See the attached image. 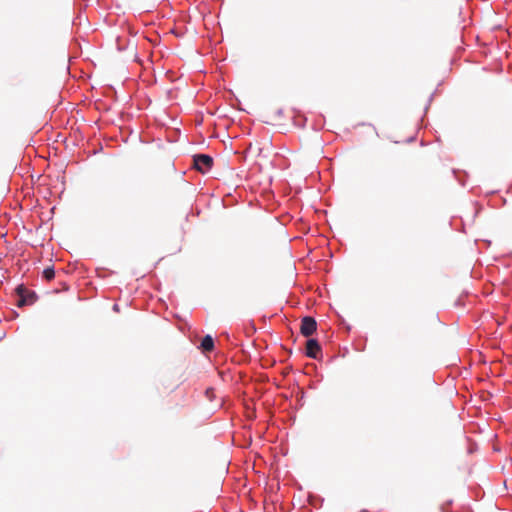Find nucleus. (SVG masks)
Returning <instances> with one entry per match:
<instances>
[{"label": "nucleus", "instance_id": "obj_5", "mask_svg": "<svg viewBox=\"0 0 512 512\" xmlns=\"http://www.w3.org/2000/svg\"><path fill=\"white\" fill-rule=\"evenodd\" d=\"M201 348L205 352H210L214 349V340L210 335H206L201 342Z\"/></svg>", "mask_w": 512, "mask_h": 512}, {"label": "nucleus", "instance_id": "obj_4", "mask_svg": "<svg viewBox=\"0 0 512 512\" xmlns=\"http://www.w3.org/2000/svg\"><path fill=\"white\" fill-rule=\"evenodd\" d=\"M17 292H18V294H19V296H20V298H19V300H18V303H17V305H18L19 307L24 306V305H26V304H31V303H33V301H34V294H33V293L29 295V298H27V297L24 295V293H26V292H27V290H26L24 287H22V286H19V287L17 288Z\"/></svg>", "mask_w": 512, "mask_h": 512}, {"label": "nucleus", "instance_id": "obj_6", "mask_svg": "<svg viewBox=\"0 0 512 512\" xmlns=\"http://www.w3.org/2000/svg\"><path fill=\"white\" fill-rule=\"evenodd\" d=\"M54 276H55V271H54V269L52 267H47L46 269H44L43 277L46 280L50 281V280H52L54 278Z\"/></svg>", "mask_w": 512, "mask_h": 512}, {"label": "nucleus", "instance_id": "obj_1", "mask_svg": "<svg viewBox=\"0 0 512 512\" xmlns=\"http://www.w3.org/2000/svg\"><path fill=\"white\" fill-rule=\"evenodd\" d=\"M193 161L194 167L201 173L207 172L213 165L212 157L206 154L195 155Z\"/></svg>", "mask_w": 512, "mask_h": 512}, {"label": "nucleus", "instance_id": "obj_3", "mask_svg": "<svg viewBox=\"0 0 512 512\" xmlns=\"http://www.w3.org/2000/svg\"><path fill=\"white\" fill-rule=\"evenodd\" d=\"M321 353V347L317 340L309 339L306 343V355L310 358L317 359Z\"/></svg>", "mask_w": 512, "mask_h": 512}, {"label": "nucleus", "instance_id": "obj_2", "mask_svg": "<svg viewBox=\"0 0 512 512\" xmlns=\"http://www.w3.org/2000/svg\"><path fill=\"white\" fill-rule=\"evenodd\" d=\"M317 329V322L313 317L306 316L301 321L300 332L303 336H311Z\"/></svg>", "mask_w": 512, "mask_h": 512}]
</instances>
